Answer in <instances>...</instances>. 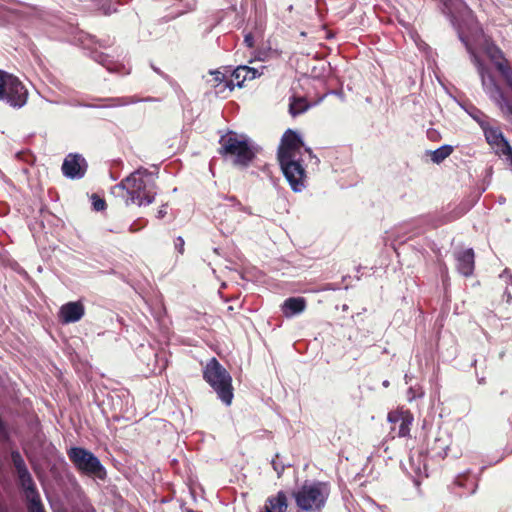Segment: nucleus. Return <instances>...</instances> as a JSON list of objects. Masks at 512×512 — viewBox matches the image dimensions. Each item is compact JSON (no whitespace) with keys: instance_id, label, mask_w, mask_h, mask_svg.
I'll list each match as a JSON object with an SVG mask.
<instances>
[{"instance_id":"31","label":"nucleus","mask_w":512,"mask_h":512,"mask_svg":"<svg viewBox=\"0 0 512 512\" xmlns=\"http://www.w3.org/2000/svg\"><path fill=\"white\" fill-rule=\"evenodd\" d=\"M424 393L421 388L410 387L407 391L408 401H413L417 398L423 397Z\"/></svg>"},{"instance_id":"4","label":"nucleus","mask_w":512,"mask_h":512,"mask_svg":"<svg viewBox=\"0 0 512 512\" xmlns=\"http://www.w3.org/2000/svg\"><path fill=\"white\" fill-rule=\"evenodd\" d=\"M203 379L226 406L231 405L234 397L232 377L215 357L211 358L203 368Z\"/></svg>"},{"instance_id":"45","label":"nucleus","mask_w":512,"mask_h":512,"mask_svg":"<svg viewBox=\"0 0 512 512\" xmlns=\"http://www.w3.org/2000/svg\"><path fill=\"white\" fill-rule=\"evenodd\" d=\"M381 447L383 448L384 452H387L388 451V446L386 445L385 442H382L381 443Z\"/></svg>"},{"instance_id":"18","label":"nucleus","mask_w":512,"mask_h":512,"mask_svg":"<svg viewBox=\"0 0 512 512\" xmlns=\"http://www.w3.org/2000/svg\"><path fill=\"white\" fill-rule=\"evenodd\" d=\"M452 443L451 436L446 430H439L430 444V452L434 457L445 458Z\"/></svg>"},{"instance_id":"39","label":"nucleus","mask_w":512,"mask_h":512,"mask_svg":"<svg viewBox=\"0 0 512 512\" xmlns=\"http://www.w3.org/2000/svg\"><path fill=\"white\" fill-rule=\"evenodd\" d=\"M503 298L506 300L507 303H511L512 301V291L509 287H506L504 293H503Z\"/></svg>"},{"instance_id":"7","label":"nucleus","mask_w":512,"mask_h":512,"mask_svg":"<svg viewBox=\"0 0 512 512\" xmlns=\"http://www.w3.org/2000/svg\"><path fill=\"white\" fill-rule=\"evenodd\" d=\"M279 165L292 191L302 192L307 186V173L302 160L299 157L283 156V160H279Z\"/></svg>"},{"instance_id":"40","label":"nucleus","mask_w":512,"mask_h":512,"mask_svg":"<svg viewBox=\"0 0 512 512\" xmlns=\"http://www.w3.org/2000/svg\"><path fill=\"white\" fill-rule=\"evenodd\" d=\"M167 214V211H166V205H162L159 210L157 211V215L156 217L159 218V219H162L165 217V215Z\"/></svg>"},{"instance_id":"25","label":"nucleus","mask_w":512,"mask_h":512,"mask_svg":"<svg viewBox=\"0 0 512 512\" xmlns=\"http://www.w3.org/2000/svg\"><path fill=\"white\" fill-rule=\"evenodd\" d=\"M455 484L459 487H467L471 485V490L469 491V495H472L476 492L477 482L475 479H470L467 473L460 474L455 479Z\"/></svg>"},{"instance_id":"6","label":"nucleus","mask_w":512,"mask_h":512,"mask_svg":"<svg viewBox=\"0 0 512 512\" xmlns=\"http://www.w3.org/2000/svg\"><path fill=\"white\" fill-rule=\"evenodd\" d=\"M68 456L75 467L81 472L100 480L105 479L106 469L98 457L91 451L82 447H72L68 451Z\"/></svg>"},{"instance_id":"43","label":"nucleus","mask_w":512,"mask_h":512,"mask_svg":"<svg viewBox=\"0 0 512 512\" xmlns=\"http://www.w3.org/2000/svg\"><path fill=\"white\" fill-rule=\"evenodd\" d=\"M139 229H140V228H138V227L136 226V223H135V222H134V223H132V224L129 226V231H130V232H136V231H138Z\"/></svg>"},{"instance_id":"26","label":"nucleus","mask_w":512,"mask_h":512,"mask_svg":"<svg viewBox=\"0 0 512 512\" xmlns=\"http://www.w3.org/2000/svg\"><path fill=\"white\" fill-rule=\"evenodd\" d=\"M308 105L305 103L304 99H294L289 106V112L291 115L296 116L301 113H304L308 109Z\"/></svg>"},{"instance_id":"12","label":"nucleus","mask_w":512,"mask_h":512,"mask_svg":"<svg viewBox=\"0 0 512 512\" xmlns=\"http://www.w3.org/2000/svg\"><path fill=\"white\" fill-rule=\"evenodd\" d=\"M11 463L15 469L18 485L22 490L36 486L31 473L28 470L26 462L17 449L10 452Z\"/></svg>"},{"instance_id":"10","label":"nucleus","mask_w":512,"mask_h":512,"mask_svg":"<svg viewBox=\"0 0 512 512\" xmlns=\"http://www.w3.org/2000/svg\"><path fill=\"white\" fill-rule=\"evenodd\" d=\"M302 147H304V142L300 134L291 129L286 130L282 136L281 145L278 148V161L283 160V156L287 158L297 157Z\"/></svg>"},{"instance_id":"28","label":"nucleus","mask_w":512,"mask_h":512,"mask_svg":"<svg viewBox=\"0 0 512 512\" xmlns=\"http://www.w3.org/2000/svg\"><path fill=\"white\" fill-rule=\"evenodd\" d=\"M91 204L93 210L96 212L103 211L106 208L105 200L95 193L91 195Z\"/></svg>"},{"instance_id":"36","label":"nucleus","mask_w":512,"mask_h":512,"mask_svg":"<svg viewBox=\"0 0 512 512\" xmlns=\"http://www.w3.org/2000/svg\"><path fill=\"white\" fill-rule=\"evenodd\" d=\"M184 244H185L184 239L181 236H178L175 239V242H174L175 249L178 250V252L180 254H183V252H184Z\"/></svg>"},{"instance_id":"22","label":"nucleus","mask_w":512,"mask_h":512,"mask_svg":"<svg viewBox=\"0 0 512 512\" xmlns=\"http://www.w3.org/2000/svg\"><path fill=\"white\" fill-rule=\"evenodd\" d=\"M27 503L28 512H46L41 501L37 486L22 490Z\"/></svg>"},{"instance_id":"47","label":"nucleus","mask_w":512,"mask_h":512,"mask_svg":"<svg viewBox=\"0 0 512 512\" xmlns=\"http://www.w3.org/2000/svg\"><path fill=\"white\" fill-rule=\"evenodd\" d=\"M389 384H390V383H389V381H388V380H384V381H383V383H382V385H383L384 387H388V386H389Z\"/></svg>"},{"instance_id":"2","label":"nucleus","mask_w":512,"mask_h":512,"mask_svg":"<svg viewBox=\"0 0 512 512\" xmlns=\"http://www.w3.org/2000/svg\"><path fill=\"white\" fill-rule=\"evenodd\" d=\"M219 144V155L226 160H231L235 167L247 168L256 157L257 149L251 141L246 137L239 139L234 131L222 135Z\"/></svg>"},{"instance_id":"15","label":"nucleus","mask_w":512,"mask_h":512,"mask_svg":"<svg viewBox=\"0 0 512 512\" xmlns=\"http://www.w3.org/2000/svg\"><path fill=\"white\" fill-rule=\"evenodd\" d=\"M91 58L101 66L105 67L107 71H109L110 73H116L119 75L130 74V67H127L125 64L115 61L110 55L106 53L92 51Z\"/></svg>"},{"instance_id":"16","label":"nucleus","mask_w":512,"mask_h":512,"mask_svg":"<svg viewBox=\"0 0 512 512\" xmlns=\"http://www.w3.org/2000/svg\"><path fill=\"white\" fill-rule=\"evenodd\" d=\"M84 314L85 308L80 301L67 302L63 304L59 310V318L64 324L78 322Z\"/></svg>"},{"instance_id":"32","label":"nucleus","mask_w":512,"mask_h":512,"mask_svg":"<svg viewBox=\"0 0 512 512\" xmlns=\"http://www.w3.org/2000/svg\"><path fill=\"white\" fill-rule=\"evenodd\" d=\"M10 73L0 70V100L4 98L5 87L8 81L7 77H10Z\"/></svg>"},{"instance_id":"44","label":"nucleus","mask_w":512,"mask_h":512,"mask_svg":"<svg viewBox=\"0 0 512 512\" xmlns=\"http://www.w3.org/2000/svg\"><path fill=\"white\" fill-rule=\"evenodd\" d=\"M166 367V364H162L161 366H159L158 368H154V372H157V373H161Z\"/></svg>"},{"instance_id":"20","label":"nucleus","mask_w":512,"mask_h":512,"mask_svg":"<svg viewBox=\"0 0 512 512\" xmlns=\"http://www.w3.org/2000/svg\"><path fill=\"white\" fill-rule=\"evenodd\" d=\"M288 508L287 496L284 491H279L275 496L267 498L260 512H286Z\"/></svg>"},{"instance_id":"17","label":"nucleus","mask_w":512,"mask_h":512,"mask_svg":"<svg viewBox=\"0 0 512 512\" xmlns=\"http://www.w3.org/2000/svg\"><path fill=\"white\" fill-rule=\"evenodd\" d=\"M454 255L457 262L458 272L465 277L471 276L475 267V255L473 249L467 248L464 250L456 251Z\"/></svg>"},{"instance_id":"13","label":"nucleus","mask_w":512,"mask_h":512,"mask_svg":"<svg viewBox=\"0 0 512 512\" xmlns=\"http://www.w3.org/2000/svg\"><path fill=\"white\" fill-rule=\"evenodd\" d=\"M487 53L500 75L503 77L506 85L512 91V68L508 65L502 51L496 46H490L487 48Z\"/></svg>"},{"instance_id":"33","label":"nucleus","mask_w":512,"mask_h":512,"mask_svg":"<svg viewBox=\"0 0 512 512\" xmlns=\"http://www.w3.org/2000/svg\"><path fill=\"white\" fill-rule=\"evenodd\" d=\"M10 438V433L7 424L0 416V440L7 441Z\"/></svg>"},{"instance_id":"21","label":"nucleus","mask_w":512,"mask_h":512,"mask_svg":"<svg viewBox=\"0 0 512 512\" xmlns=\"http://www.w3.org/2000/svg\"><path fill=\"white\" fill-rule=\"evenodd\" d=\"M261 73L253 67L247 65L238 66L232 73V77L236 81V86L241 88L246 80H254L258 78Z\"/></svg>"},{"instance_id":"1","label":"nucleus","mask_w":512,"mask_h":512,"mask_svg":"<svg viewBox=\"0 0 512 512\" xmlns=\"http://www.w3.org/2000/svg\"><path fill=\"white\" fill-rule=\"evenodd\" d=\"M119 186L127 189V205L136 203L138 206H147L154 202L157 195L155 174L142 167L126 177Z\"/></svg>"},{"instance_id":"8","label":"nucleus","mask_w":512,"mask_h":512,"mask_svg":"<svg viewBox=\"0 0 512 512\" xmlns=\"http://www.w3.org/2000/svg\"><path fill=\"white\" fill-rule=\"evenodd\" d=\"M7 78L8 82L5 87V96L1 101H4L13 108H22L27 103L28 90L16 76L11 74L10 77Z\"/></svg>"},{"instance_id":"42","label":"nucleus","mask_w":512,"mask_h":512,"mask_svg":"<svg viewBox=\"0 0 512 512\" xmlns=\"http://www.w3.org/2000/svg\"><path fill=\"white\" fill-rule=\"evenodd\" d=\"M151 68L153 69V71H155L161 77H163L165 79L168 78V76L164 72H162L158 67L154 66L153 64H151Z\"/></svg>"},{"instance_id":"46","label":"nucleus","mask_w":512,"mask_h":512,"mask_svg":"<svg viewBox=\"0 0 512 512\" xmlns=\"http://www.w3.org/2000/svg\"><path fill=\"white\" fill-rule=\"evenodd\" d=\"M116 11H117L116 8H114L113 10L108 9L105 11V14H110V13L116 12Z\"/></svg>"},{"instance_id":"48","label":"nucleus","mask_w":512,"mask_h":512,"mask_svg":"<svg viewBox=\"0 0 512 512\" xmlns=\"http://www.w3.org/2000/svg\"><path fill=\"white\" fill-rule=\"evenodd\" d=\"M432 133H433V132H428V136H429V137H432Z\"/></svg>"},{"instance_id":"38","label":"nucleus","mask_w":512,"mask_h":512,"mask_svg":"<svg viewBox=\"0 0 512 512\" xmlns=\"http://www.w3.org/2000/svg\"><path fill=\"white\" fill-rule=\"evenodd\" d=\"M244 42L247 45V47L252 48L254 46V37L252 36V34L249 33L245 35Z\"/></svg>"},{"instance_id":"14","label":"nucleus","mask_w":512,"mask_h":512,"mask_svg":"<svg viewBox=\"0 0 512 512\" xmlns=\"http://www.w3.org/2000/svg\"><path fill=\"white\" fill-rule=\"evenodd\" d=\"M388 421L392 424V431H396L398 437H406L410 433L413 416L409 412L391 411L388 413Z\"/></svg>"},{"instance_id":"5","label":"nucleus","mask_w":512,"mask_h":512,"mask_svg":"<svg viewBox=\"0 0 512 512\" xmlns=\"http://www.w3.org/2000/svg\"><path fill=\"white\" fill-rule=\"evenodd\" d=\"M329 494L330 489L327 483L306 481L297 491L293 492V497L301 511L321 512Z\"/></svg>"},{"instance_id":"30","label":"nucleus","mask_w":512,"mask_h":512,"mask_svg":"<svg viewBox=\"0 0 512 512\" xmlns=\"http://www.w3.org/2000/svg\"><path fill=\"white\" fill-rule=\"evenodd\" d=\"M279 457H280V455L277 453L275 455V458L272 459L271 464H272L273 469L276 471L277 476L281 477V475L283 474L284 469L287 465L284 464L283 462L279 461Z\"/></svg>"},{"instance_id":"3","label":"nucleus","mask_w":512,"mask_h":512,"mask_svg":"<svg viewBox=\"0 0 512 512\" xmlns=\"http://www.w3.org/2000/svg\"><path fill=\"white\" fill-rule=\"evenodd\" d=\"M459 38L470 52L471 60L477 68L484 92L488 95L490 100L497 105L503 115L512 121V102L505 96L494 76L488 71L482 60L470 50L469 44L465 41L464 37L459 35Z\"/></svg>"},{"instance_id":"37","label":"nucleus","mask_w":512,"mask_h":512,"mask_svg":"<svg viewBox=\"0 0 512 512\" xmlns=\"http://www.w3.org/2000/svg\"><path fill=\"white\" fill-rule=\"evenodd\" d=\"M500 278L503 279L506 283L512 282V274L509 269H504L503 272L500 274Z\"/></svg>"},{"instance_id":"34","label":"nucleus","mask_w":512,"mask_h":512,"mask_svg":"<svg viewBox=\"0 0 512 512\" xmlns=\"http://www.w3.org/2000/svg\"><path fill=\"white\" fill-rule=\"evenodd\" d=\"M226 200L228 201H231L234 203V206L237 208V210L241 211V212H245L247 214H252V212L250 211V209L246 206H243L237 199L235 196H226L225 197Z\"/></svg>"},{"instance_id":"23","label":"nucleus","mask_w":512,"mask_h":512,"mask_svg":"<svg viewBox=\"0 0 512 512\" xmlns=\"http://www.w3.org/2000/svg\"><path fill=\"white\" fill-rule=\"evenodd\" d=\"M453 152V146L445 144L431 151V160L435 164H440Z\"/></svg>"},{"instance_id":"11","label":"nucleus","mask_w":512,"mask_h":512,"mask_svg":"<svg viewBox=\"0 0 512 512\" xmlns=\"http://www.w3.org/2000/svg\"><path fill=\"white\" fill-rule=\"evenodd\" d=\"M88 164L85 158L78 153L68 154L62 164V173L69 179H81L87 171Z\"/></svg>"},{"instance_id":"29","label":"nucleus","mask_w":512,"mask_h":512,"mask_svg":"<svg viewBox=\"0 0 512 512\" xmlns=\"http://www.w3.org/2000/svg\"><path fill=\"white\" fill-rule=\"evenodd\" d=\"M209 74L211 76H213V82H214L213 86L215 88L221 86L223 84V82L225 81V78H226L225 74L220 72L219 70H210Z\"/></svg>"},{"instance_id":"41","label":"nucleus","mask_w":512,"mask_h":512,"mask_svg":"<svg viewBox=\"0 0 512 512\" xmlns=\"http://www.w3.org/2000/svg\"><path fill=\"white\" fill-rule=\"evenodd\" d=\"M305 151L308 153L311 159L315 160V164H318L320 162L319 158L313 154L312 150L309 147H305Z\"/></svg>"},{"instance_id":"35","label":"nucleus","mask_w":512,"mask_h":512,"mask_svg":"<svg viewBox=\"0 0 512 512\" xmlns=\"http://www.w3.org/2000/svg\"><path fill=\"white\" fill-rule=\"evenodd\" d=\"M235 87H237V86H236V81L234 82V78L231 80H228L227 78H225V81L223 82V89L217 90L216 93H221L226 88L229 91H232Z\"/></svg>"},{"instance_id":"9","label":"nucleus","mask_w":512,"mask_h":512,"mask_svg":"<svg viewBox=\"0 0 512 512\" xmlns=\"http://www.w3.org/2000/svg\"><path fill=\"white\" fill-rule=\"evenodd\" d=\"M96 100L103 102L102 105H94L89 103H81L79 101H70L69 105L78 106V107H88V108H113V107H122L128 106L131 104H136L140 102H155L158 101L157 98L154 97H144L140 98L137 96H126V97H107V98H97Z\"/></svg>"},{"instance_id":"24","label":"nucleus","mask_w":512,"mask_h":512,"mask_svg":"<svg viewBox=\"0 0 512 512\" xmlns=\"http://www.w3.org/2000/svg\"><path fill=\"white\" fill-rule=\"evenodd\" d=\"M462 108L465 109V111L481 126L482 129H485V125L487 124L485 121L486 116L480 109L474 105H469L467 108L462 106Z\"/></svg>"},{"instance_id":"19","label":"nucleus","mask_w":512,"mask_h":512,"mask_svg":"<svg viewBox=\"0 0 512 512\" xmlns=\"http://www.w3.org/2000/svg\"><path fill=\"white\" fill-rule=\"evenodd\" d=\"M282 313L286 318L301 314L306 308V300L303 297H289L282 306Z\"/></svg>"},{"instance_id":"27","label":"nucleus","mask_w":512,"mask_h":512,"mask_svg":"<svg viewBox=\"0 0 512 512\" xmlns=\"http://www.w3.org/2000/svg\"><path fill=\"white\" fill-rule=\"evenodd\" d=\"M485 132L486 139L489 143H498V140H502L504 143L507 142L500 130L495 128L483 129Z\"/></svg>"}]
</instances>
